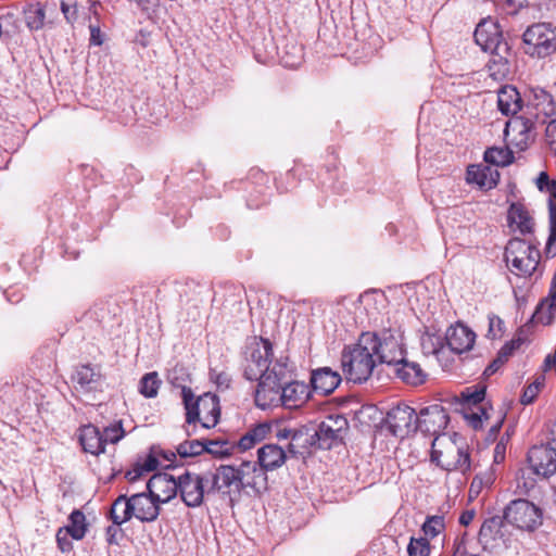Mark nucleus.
<instances>
[{"instance_id": "nucleus-48", "label": "nucleus", "mask_w": 556, "mask_h": 556, "mask_svg": "<svg viewBox=\"0 0 556 556\" xmlns=\"http://www.w3.org/2000/svg\"><path fill=\"white\" fill-rule=\"evenodd\" d=\"M292 51H286L281 54V62L286 67L294 68L299 66L303 60V49L300 46L292 45Z\"/></svg>"}, {"instance_id": "nucleus-47", "label": "nucleus", "mask_w": 556, "mask_h": 556, "mask_svg": "<svg viewBox=\"0 0 556 556\" xmlns=\"http://www.w3.org/2000/svg\"><path fill=\"white\" fill-rule=\"evenodd\" d=\"M489 328L486 337L491 340L500 339L503 337L505 331L504 320L495 314L488 315Z\"/></svg>"}, {"instance_id": "nucleus-28", "label": "nucleus", "mask_w": 556, "mask_h": 556, "mask_svg": "<svg viewBox=\"0 0 556 556\" xmlns=\"http://www.w3.org/2000/svg\"><path fill=\"white\" fill-rule=\"evenodd\" d=\"M498 173L492 170L489 166L469 165L466 172L468 184H476L480 188L491 189L496 186Z\"/></svg>"}, {"instance_id": "nucleus-17", "label": "nucleus", "mask_w": 556, "mask_h": 556, "mask_svg": "<svg viewBox=\"0 0 556 556\" xmlns=\"http://www.w3.org/2000/svg\"><path fill=\"white\" fill-rule=\"evenodd\" d=\"M147 491L160 503H167L178 494V477L167 472L155 473L148 481Z\"/></svg>"}, {"instance_id": "nucleus-23", "label": "nucleus", "mask_w": 556, "mask_h": 556, "mask_svg": "<svg viewBox=\"0 0 556 556\" xmlns=\"http://www.w3.org/2000/svg\"><path fill=\"white\" fill-rule=\"evenodd\" d=\"M395 377L410 386H419L426 381L427 375L420 365L415 362H408L406 356L396 365H391Z\"/></svg>"}, {"instance_id": "nucleus-19", "label": "nucleus", "mask_w": 556, "mask_h": 556, "mask_svg": "<svg viewBox=\"0 0 556 556\" xmlns=\"http://www.w3.org/2000/svg\"><path fill=\"white\" fill-rule=\"evenodd\" d=\"M134 517L142 522L154 521L160 514V502L149 492L130 496Z\"/></svg>"}, {"instance_id": "nucleus-16", "label": "nucleus", "mask_w": 556, "mask_h": 556, "mask_svg": "<svg viewBox=\"0 0 556 556\" xmlns=\"http://www.w3.org/2000/svg\"><path fill=\"white\" fill-rule=\"evenodd\" d=\"M448 420L447 412L442 405H430L417 415V430L435 437L441 435L440 432L446 428Z\"/></svg>"}, {"instance_id": "nucleus-26", "label": "nucleus", "mask_w": 556, "mask_h": 556, "mask_svg": "<svg viewBox=\"0 0 556 556\" xmlns=\"http://www.w3.org/2000/svg\"><path fill=\"white\" fill-rule=\"evenodd\" d=\"M61 12L71 25L85 21L92 0H60Z\"/></svg>"}, {"instance_id": "nucleus-36", "label": "nucleus", "mask_w": 556, "mask_h": 556, "mask_svg": "<svg viewBox=\"0 0 556 556\" xmlns=\"http://www.w3.org/2000/svg\"><path fill=\"white\" fill-rule=\"evenodd\" d=\"M161 384L162 381L156 371L148 372L139 381V393L147 399H153L157 395Z\"/></svg>"}, {"instance_id": "nucleus-33", "label": "nucleus", "mask_w": 556, "mask_h": 556, "mask_svg": "<svg viewBox=\"0 0 556 556\" xmlns=\"http://www.w3.org/2000/svg\"><path fill=\"white\" fill-rule=\"evenodd\" d=\"M26 26L30 30H40L45 26L46 10L41 2L28 4L24 10Z\"/></svg>"}, {"instance_id": "nucleus-8", "label": "nucleus", "mask_w": 556, "mask_h": 556, "mask_svg": "<svg viewBox=\"0 0 556 556\" xmlns=\"http://www.w3.org/2000/svg\"><path fill=\"white\" fill-rule=\"evenodd\" d=\"M526 53L546 58L556 51V29L549 24L539 23L527 28L522 36Z\"/></svg>"}, {"instance_id": "nucleus-5", "label": "nucleus", "mask_w": 556, "mask_h": 556, "mask_svg": "<svg viewBox=\"0 0 556 556\" xmlns=\"http://www.w3.org/2000/svg\"><path fill=\"white\" fill-rule=\"evenodd\" d=\"M181 397L188 426L194 425L198 421L203 428L210 429L218 424L220 406L217 395L207 392L195 397L191 388L182 387Z\"/></svg>"}, {"instance_id": "nucleus-39", "label": "nucleus", "mask_w": 556, "mask_h": 556, "mask_svg": "<svg viewBox=\"0 0 556 556\" xmlns=\"http://www.w3.org/2000/svg\"><path fill=\"white\" fill-rule=\"evenodd\" d=\"M68 520L70 523L63 528L74 540H81L87 531L85 515L80 510H74Z\"/></svg>"}, {"instance_id": "nucleus-7", "label": "nucleus", "mask_w": 556, "mask_h": 556, "mask_svg": "<svg viewBox=\"0 0 556 556\" xmlns=\"http://www.w3.org/2000/svg\"><path fill=\"white\" fill-rule=\"evenodd\" d=\"M207 494L217 492L229 498L230 502L238 501L243 482L239 478L237 467L230 465H222L214 471H206Z\"/></svg>"}, {"instance_id": "nucleus-43", "label": "nucleus", "mask_w": 556, "mask_h": 556, "mask_svg": "<svg viewBox=\"0 0 556 556\" xmlns=\"http://www.w3.org/2000/svg\"><path fill=\"white\" fill-rule=\"evenodd\" d=\"M444 529V518L442 516H430L422 525L424 538L433 539Z\"/></svg>"}, {"instance_id": "nucleus-42", "label": "nucleus", "mask_w": 556, "mask_h": 556, "mask_svg": "<svg viewBox=\"0 0 556 556\" xmlns=\"http://www.w3.org/2000/svg\"><path fill=\"white\" fill-rule=\"evenodd\" d=\"M495 476L496 469L493 467L483 473H478L470 484L469 493L478 495L483 486H490L494 482Z\"/></svg>"}, {"instance_id": "nucleus-32", "label": "nucleus", "mask_w": 556, "mask_h": 556, "mask_svg": "<svg viewBox=\"0 0 556 556\" xmlns=\"http://www.w3.org/2000/svg\"><path fill=\"white\" fill-rule=\"evenodd\" d=\"M110 516L114 526H122L134 517L130 497L119 495L112 504Z\"/></svg>"}, {"instance_id": "nucleus-61", "label": "nucleus", "mask_w": 556, "mask_h": 556, "mask_svg": "<svg viewBox=\"0 0 556 556\" xmlns=\"http://www.w3.org/2000/svg\"><path fill=\"white\" fill-rule=\"evenodd\" d=\"M504 364L505 362L496 356V358L485 368L483 375L486 377L494 375Z\"/></svg>"}, {"instance_id": "nucleus-58", "label": "nucleus", "mask_w": 556, "mask_h": 556, "mask_svg": "<svg viewBox=\"0 0 556 556\" xmlns=\"http://www.w3.org/2000/svg\"><path fill=\"white\" fill-rule=\"evenodd\" d=\"M479 410L481 412V414L477 413V412H473L469 415H467V419L469 420L470 425L475 428V429H478L482 426V418H488L486 416V412L479 407Z\"/></svg>"}, {"instance_id": "nucleus-59", "label": "nucleus", "mask_w": 556, "mask_h": 556, "mask_svg": "<svg viewBox=\"0 0 556 556\" xmlns=\"http://www.w3.org/2000/svg\"><path fill=\"white\" fill-rule=\"evenodd\" d=\"M100 7H101V3L99 1L92 0V7L88 10L87 18L84 22L89 23V17H90V21H92L93 23H100V13H99Z\"/></svg>"}, {"instance_id": "nucleus-49", "label": "nucleus", "mask_w": 556, "mask_h": 556, "mask_svg": "<svg viewBox=\"0 0 556 556\" xmlns=\"http://www.w3.org/2000/svg\"><path fill=\"white\" fill-rule=\"evenodd\" d=\"M522 332L523 329L520 330L519 334L516 338H514L509 342H506L498 351L497 356L502 358L505 363L513 355L514 351L519 349L521 344L525 342V339L521 338L520 336Z\"/></svg>"}, {"instance_id": "nucleus-12", "label": "nucleus", "mask_w": 556, "mask_h": 556, "mask_svg": "<svg viewBox=\"0 0 556 556\" xmlns=\"http://www.w3.org/2000/svg\"><path fill=\"white\" fill-rule=\"evenodd\" d=\"M526 111L523 114L534 118L540 124H546L556 113V102L553 96L541 87H529L525 93Z\"/></svg>"}, {"instance_id": "nucleus-38", "label": "nucleus", "mask_w": 556, "mask_h": 556, "mask_svg": "<svg viewBox=\"0 0 556 556\" xmlns=\"http://www.w3.org/2000/svg\"><path fill=\"white\" fill-rule=\"evenodd\" d=\"M205 451L217 457H226L233 454L236 450V443L225 439L217 440H204Z\"/></svg>"}, {"instance_id": "nucleus-50", "label": "nucleus", "mask_w": 556, "mask_h": 556, "mask_svg": "<svg viewBox=\"0 0 556 556\" xmlns=\"http://www.w3.org/2000/svg\"><path fill=\"white\" fill-rule=\"evenodd\" d=\"M210 379L216 384L218 390H226L230 386V377L225 371L210 370Z\"/></svg>"}, {"instance_id": "nucleus-51", "label": "nucleus", "mask_w": 556, "mask_h": 556, "mask_svg": "<svg viewBox=\"0 0 556 556\" xmlns=\"http://www.w3.org/2000/svg\"><path fill=\"white\" fill-rule=\"evenodd\" d=\"M542 386H543V384H542V382H540V381H535V382H533V383L529 384V386L525 389V391H523V393H522V395H521V399H520L521 403H522L523 405H529V404H531V403L535 400V397L538 396V394H539V392H540V390H541Z\"/></svg>"}, {"instance_id": "nucleus-11", "label": "nucleus", "mask_w": 556, "mask_h": 556, "mask_svg": "<svg viewBox=\"0 0 556 556\" xmlns=\"http://www.w3.org/2000/svg\"><path fill=\"white\" fill-rule=\"evenodd\" d=\"M536 124L539 123L534 118L526 114L513 116L504 129L506 141L518 151L527 150L535 140Z\"/></svg>"}, {"instance_id": "nucleus-31", "label": "nucleus", "mask_w": 556, "mask_h": 556, "mask_svg": "<svg viewBox=\"0 0 556 556\" xmlns=\"http://www.w3.org/2000/svg\"><path fill=\"white\" fill-rule=\"evenodd\" d=\"M508 223L510 227L516 226V229L521 235L532 232L534 223L528 211L518 204H511L508 211Z\"/></svg>"}, {"instance_id": "nucleus-60", "label": "nucleus", "mask_w": 556, "mask_h": 556, "mask_svg": "<svg viewBox=\"0 0 556 556\" xmlns=\"http://www.w3.org/2000/svg\"><path fill=\"white\" fill-rule=\"evenodd\" d=\"M542 191L548 193V208L551 205H556V180H551Z\"/></svg>"}, {"instance_id": "nucleus-24", "label": "nucleus", "mask_w": 556, "mask_h": 556, "mask_svg": "<svg viewBox=\"0 0 556 556\" xmlns=\"http://www.w3.org/2000/svg\"><path fill=\"white\" fill-rule=\"evenodd\" d=\"M287 460L285 450L277 444H265L257 451V463L266 472L280 468Z\"/></svg>"}, {"instance_id": "nucleus-15", "label": "nucleus", "mask_w": 556, "mask_h": 556, "mask_svg": "<svg viewBox=\"0 0 556 556\" xmlns=\"http://www.w3.org/2000/svg\"><path fill=\"white\" fill-rule=\"evenodd\" d=\"M527 458L535 475L547 478L556 473L555 446L535 445L529 450Z\"/></svg>"}, {"instance_id": "nucleus-64", "label": "nucleus", "mask_w": 556, "mask_h": 556, "mask_svg": "<svg viewBox=\"0 0 556 556\" xmlns=\"http://www.w3.org/2000/svg\"><path fill=\"white\" fill-rule=\"evenodd\" d=\"M551 182V179L545 172H541L539 177L536 178V187L540 191L544 190V188Z\"/></svg>"}, {"instance_id": "nucleus-13", "label": "nucleus", "mask_w": 556, "mask_h": 556, "mask_svg": "<svg viewBox=\"0 0 556 556\" xmlns=\"http://www.w3.org/2000/svg\"><path fill=\"white\" fill-rule=\"evenodd\" d=\"M206 472L200 475L186 470L178 476V493L188 507H199L207 494Z\"/></svg>"}, {"instance_id": "nucleus-6", "label": "nucleus", "mask_w": 556, "mask_h": 556, "mask_svg": "<svg viewBox=\"0 0 556 556\" xmlns=\"http://www.w3.org/2000/svg\"><path fill=\"white\" fill-rule=\"evenodd\" d=\"M504 256L510 271L519 277H531L536 271L541 260L538 244L520 238L508 241Z\"/></svg>"}, {"instance_id": "nucleus-44", "label": "nucleus", "mask_w": 556, "mask_h": 556, "mask_svg": "<svg viewBox=\"0 0 556 556\" xmlns=\"http://www.w3.org/2000/svg\"><path fill=\"white\" fill-rule=\"evenodd\" d=\"M549 214V236L546 242V254L556 255V205H551Z\"/></svg>"}, {"instance_id": "nucleus-54", "label": "nucleus", "mask_w": 556, "mask_h": 556, "mask_svg": "<svg viewBox=\"0 0 556 556\" xmlns=\"http://www.w3.org/2000/svg\"><path fill=\"white\" fill-rule=\"evenodd\" d=\"M90 30V45L92 46H101L103 43V35L101 33L100 23H93L89 20L88 24Z\"/></svg>"}, {"instance_id": "nucleus-27", "label": "nucleus", "mask_w": 556, "mask_h": 556, "mask_svg": "<svg viewBox=\"0 0 556 556\" xmlns=\"http://www.w3.org/2000/svg\"><path fill=\"white\" fill-rule=\"evenodd\" d=\"M522 99L513 86H504L497 93V106L504 115L515 116L522 108Z\"/></svg>"}, {"instance_id": "nucleus-34", "label": "nucleus", "mask_w": 556, "mask_h": 556, "mask_svg": "<svg viewBox=\"0 0 556 556\" xmlns=\"http://www.w3.org/2000/svg\"><path fill=\"white\" fill-rule=\"evenodd\" d=\"M314 437L316 438L318 447L323 450L331 448L343 438V435L338 433L331 426L324 425L323 422L319 424Z\"/></svg>"}, {"instance_id": "nucleus-35", "label": "nucleus", "mask_w": 556, "mask_h": 556, "mask_svg": "<svg viewBox=\"0 0 556 556\" xmlns=\"http://www.w3.org/2000/svg\"><path fill=\"white\" fill-rule=\"evenodd\" d=\"M160 465L161 464L159 462L157 450H156V447H152L150 454L147 455V457L143 459V462L138 463L132 470L127 472L126 477L129 480H135V479L139 478L141 475H143L144 472H151V471L157 469V467Z\"/></svg>"}, {"instance_id": "nucleus-30", "label": "nucleus", "mask_w": 556, "mask_h": 556, "mask_svg": "<svg viewBox=\"0 0 556 556\" xmlns=\"http://www.w3.org/2000/svg\"><path fill=\"white\" fill-rule=\"evenodd\" d=\"M271 431V426L267 422H262L253 428H251L247 433H244L238 442L236 443V447L240 451H248L252 448L255 444L265 440Z\"/></svg>"}, {"instance_id": "nucleus-56", "label": "nucleus", "mask_w": 556, "mask_h": 556, "mask_svg": "<svg viewBox=\"0 0 556 556\" xmlns=\"http://www.w3.org/2000/svg\"><path fill=\"white\" fill-rule=\"evenodd\" d=\"M70 533L64 529L60 528L56 532V543L62 552L72 549V542L68 540Z\"/></svg>"}, {"instance_id": "nucleus-53", "label": "nucleus", "mask_w": 556, "mask_h": 556, "mask_svg": "<svg viewBox=\"0 0 556 556\" xmlns=\"http://www.w3.org/2000/svg\"><path fill=\"white\" fill-rule=\"evenodd\" d=\"M545 137L549 149L556 155V118L547 123Z\"/></svg>"}, {"instance_id": "nucleus-63", "label": "nucleus", "mask_w": 556, "mask_h": 556, "mask_svg": "<svg viewBox=\"0 0 556 556\" xmlns=\"http://www.w3.org/2000/svg\"><path fill=\"white\" fill-rule=\"evenodd\" d=\"M476 516L475 510H465L460 517H459V523L463 526H468L472 522L473 518Z\"/></svg>"}, {"instance_id": "nucleus-14", "label": "nucleus", "mask_w": 556, "mask_h": 556, "mask_svg": "<svg viewBox=\"0 0 556 556\" xmlns=\"http://www.w3.org/2000/svg\"><path fill=\"white\" fill-rule=\"evenodd\" d=\"M384 422L392 435L404 439L417 430V414L413 407L401 404L388 412Z\"/></svg>"}, {"instance_id": "nucleus-29", "label": "nucleus", "mask_w": 556, "mask_h": 556, "mask_svg": "<svg viewBox=\"0 0 556 556\" xmlns=\"http://www.w3.org/2000/svg\"><path fill=\"white\" fill-rule=\"evenodd\" d=\"M556 317V296L548 293L546 298L538 304L530 323L548 326L553 324Z\"/></svg>"}, {"instance_id": "nucleus-37", "label": "nucleus", "mask_w": 556, "mask_h": 556, "mask_svg": "<svg viewBox=\"0 0 556 556\" xmlns=\"http://www.w3.org/2000/svg\"><path fill=\"white\" fill-rule=\"evenodd\" d=\"M484 161L496 166H507L514 161L513 152L508 148H489L484 152Z\"/></svg>"}, {"instance_id": "nucleus-41", "label": "nucleus", "mask_w": 556, "mask_h": 556, "mask_svg": "<svg viewBox=\"0 0 556 556\" xmlns=\"http://www.w3.org/2000/svg\"><path fill=\"white\" fill-rule=\"evenodd\" d=\"M177 454L181 458L194 457L201 455L205 451L204 440H186L176 447Z\"/></svg>"}, {"instance_id": "nucleus-18", "label": "nucleus", "mask_w": 556, "mask_h": 556, "mask_svg": "<svg viewBox=\"0 0 556 556\" xmlns=\"http://www.w3.org/2000/svg\"><path fill=\"white\" fill-rule=\"evenodd\" d=\"M237 470L241 482H243V489L250 488L256 493L267 490V472L257 462H242Z\"/></svg>"}, {"instance_id": "nucleus-3", "label": "nucleus", "mask_w": 556, "mask_h": 556, "mask_svg": "<svg viewBox=\"0 0 556 556\" xmlns=\"http://www.w3.org/2000/svg\"><path fill=\"white\" fill-rule=\"evenodd\" d=\"M363 334L369 337L370 349L379 363L390 367L399 364L406 356L404 334L397 321L388 319L379 330L363 332Z\"/></svg>"}, {"instance_id": "nucleus-2", "label": "nucleus", "mask_w": 556, "mask_h": 556, "mask_svg": "<svg viewBox=\"0 0 556 556\" xmlns=\"http://www.w3.org/2000/svg\"><path fill=\"white\" fill-rule=\"evenodd\" d=\"M431 462L445 471H456L465 476L471 470L470 448L457 433H442L432 441Z\"/></svg>"}, {"instance_id": "nucleus-57", "label": "nucleus", "mask_w": 556, "mask_h": 556, "mask_svg": "<svg viewBox=\"0 0 556 556\" xmlns=\"http://www.w3.org/2000/svg\"><path fill=\"white\" fill-rule=\"evenodd\" d=\"M505 455H506V443L502 439L500 442L496 443V445L494 447L493 466H492L494 469H495V466H498L500 464H502L504 462Z\"/></svg>"}, {"instance_id": "nucleus-4", "label": "nucleus", "mask_w": 556, "mask_h": 556, "mask_svg": "<svg viewBox=\"0 0 556 556\" xmlns=\"http://www.w3.org/2000/svg\"><path fill=\"white\" fill-rule=\"evenodd\" d=\"M368 338L362 333L356 344L342 351L341 367L349 381L362 383L372 374L377 358L370 349L371 341Z\"/></svg>"}, {"instance_id": "nucleus-21", "label": "nucleus", "mask_w": 556, "mask_h": 556, "mask_svg": "<svg viewBox=\"0 0 556 556\" xmlns=\"http://www.w3.org/2000/svg\"><path fill=\"white\" fill-rule=\"evenodd\" d=\"M341 380L339 372L329 367L315 369L311 375L313 390L324 395L332 393L339 387Z\"/></svg>"}, {"instance_id": "nucleus-55", "label": "nucleus", "mask_w": 556, "mask_h": 556, "mask_svg": "<svg viewBox=\"0 0 556 556\" xmlns=\"http://www.w3.org/2000/svg\"><path fill=\"white\" fill-rule=\"evenodd\" d=\"M463 395H464V399L469 404L477 405V404H480L484 400L485 389L481 388V389H477L475 391H469V389H467V391L464 392Z\"/></svg>"}, {"instance_id": "nucleus-9", "label": "nucleus", "mask_w": 556, "mask_h": 556, "mask_svg": "<svg viewBox=\"0 0 556 556\" xmlns=\"http://www.w3.org/2000/svg\"><path fill=\"white\" fill-rule=\"evenodd\" d=\"M504 519L520 530L533 531L542 525V510L528 500L519 498L507 505Z\"/></svg>"}, {"instance_id": "nucleus-52", "label": "nucleus", "mask_w": 556, "mask_h": 556, "mask_svg": "<svg viewBox=\"0 0 556 556\" xmlns=\"http://www.w3.org/2000/svg\"><path fill=\"white\" fill-rule=\"evenodd\" d=\"M324 425H329L331 428L336 429L338 433L343 435L345 430L348 429V420L343 416L336 415V416H328L324 421H321Z\"/></svg>"}, {"instance_id": "nucleus-20", "label": "nucleus", "mask_w": 556, "mask_h": 556, "mask_svg": "<svg viewBox=\"0 0 556 556\" xmlns=\"http://www.w3.org/2000/svg\"><path fill=\"white\" fill-rule=\"evenodd\" d=\"M476 340V333L463 324H456L447 329L446 343L448 348L458 354L469 351Z\"/></svg>"}, {"instance_id": "nucleus-22", "label": "nucleus", "mask_w": 556, "mask_h": 556, "mask_svg": "<svg viewBox=\"0 0 556 556\" xmlns=\"http://www.w3.org/2000/svg\"><path fill=\"white\" fill-rule=\"evenodd\" d=\"M503 519L498 516L486 519L479 531V543L483 549H493L503 538Z\"/></svg>"}, {"instance_id": "nucleus-10", "label": "nucleus", "mask_w": 556, "mask_h": 556, "mask_svg": "<svg viewBox=\"0 0 556 556\" xmlns=\"http://www.w3.org/2000/svg\"><path fill=\"white\" fill-rule=\"evenodd\" d=\"M477 45L485 52L498 56V63L506 67V55L509 53L507 42L502 38L498 25L491 21H482L475 30Z\"/></svg>"}, {"instance_id": "nucleus-40", "label": "nucleus", "mask_w": 556, "mask_h": 556, "mask_svg": "<svg viewBox=\"0 0 556 556\" xmlns=\"http://www.w3.org/2000/svg\"><path fill=\"white\" fill-rule=\"evenodd\" d=\"M100 375L89 365H81L76 369L74 380L86 390H90L91 384L97 382Z\"/></svg>"}, {"instance_id": "nucleus-45", "label": "nucleus", "mask_w": 556, "mask_h": 556, "mask_svg": "<svg viewBox=\"0 0 556 556\" xmlns=\"http://www.w3.org/2000/svg\"><path fill=\"white\" fill-rule=\"evenodd\" d=\"M408 556H429L430 544L427 538H412L407 546Z\"/></svg>"}, {"instance_id": "nucleus-62", "label": "nucleus", "mask_w": 556, "mask_h": 556, "mask_svg": "<svg viewBox=\"0 0 556 556\" xmlns=\"http://www.w3.org/2000/svg\"><path fill=\"white\" fill-rule=\"evenodd\" d=\"M159 457H162L164 460L168 463H173L176 460L177 451H164L161 447H156Z\"/></svg>"}, {"instance_id": "nucleus-25", "label": "nucleus", "mask_w": 556, "mask_h": 556, "mask_svg": "<svg viewBox=\"0 0 556 556\" xmlns=\"http://www.w3.org/2000/svg\"><path fill=\"white\" fill-rule=\"evenodd\" d=\"M79 442L83 450L91 455H100L105 451L102 434L93 425H86L79 429Z\"/></svg>"}, {"instance_id": "nucleus-1", "label": "nucleus", "mask_w": 556, "mask_h": 556, "mask_svg": "<svg viewBox=\"0 0 556 556\" xmlns=\"http://www.w3.org/2000/svg\"><path fill=\"white\" fill-rule=\"evenodd\" d=\"M292 370L289 358L273 359V345L261 338L245 359L243 376L250 381H258L254 400L257 407L267 409L281 404L286 408H298L311 396L309 386L301 381H288Z\"/></svg>"}, {"instance_id": "nucleus-46", "label": "nucleus", "mask_w": 556, "mask_h": 556, "mask_svg": "<svg viewBox=\"0 0 556 556\" xmlns=\"http://www.w3.org/2000/svg\"><path fill=\"white\" fill-rule=\"evenodd\" d=\"M102 434V440L104 445L106 443L115 444L119 440H122L125 435V431L122 426V421H117L109 427L104 428V431Z\"/></svg>"}]
</instances>
